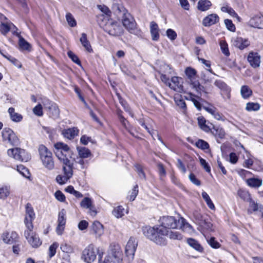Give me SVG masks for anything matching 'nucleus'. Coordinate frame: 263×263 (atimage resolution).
Here are the masks:
<instances>
[{
  "label": "nucleus",
  "instance_id": "1",
  "mask_svg": "<svg viewBox=\"0 0 263 263\" xmlns=\"http://www.w3.org/2000/svg\"><path fill=\"white\" fill-rule=\"evenodd\" d=\"M54 152L58 160L63 164L64 175H58L57 182L60 184L65 183L72 176V163L69 158H72V152L66 144L59 142L54 144Z\"/></svg>",
  "mask_w": 263,
  "mask_h": 263
},
{
  "label": "nucleus",
  "instance_id": "2",
  "mask_svg": "<svg viewBox=\"0 0 263 263\" xmlns=\"http://www.w3.org/2000/svg\"><path fill=\"white\" fill-rule=\"evenodd\" d=\"M142 232L146 238L157 245L162 246L167 243L168 230L160 225L145 226L142 228Z\"/></svg>",
  "mask_w": 263,
  "mask_h": 263
},
{
  "label": "nucleus",
  "instance_id": "3",
  "mask_svg": "<svg viewBox=\"0 0 263 263\" xmlns=\"http://www.w3.org/2000/svg\"><path fill=\"white\" fill-rule=\"evenodd\" d=\"M38 150L43 165L48 170H53L55 165L51 152L44 145H40Z\"/></svg>",
  "mask_w": 263,
  "mask_h": 263
},
{
  "label": "nucleus",
  "instance_id": "4",
  "mask_svg": "<svg viewBox=\"0 0 263 263\" xmlns=\"http://www.w3.org/2000/svg\"><path fill=\"white\" fill-rule=\"evenodd\" d=\"M185 74L187 77V82L195 90L201 94L202 92H206L204 87L200 85L197 79L196 70L190 67H187L185 70Z\"/></svg>",
  "mask_w": 263,
  "mask_h": 263
},
{
  "label": "nucleus",
  "instance_id": "5",
  "mask_svg": "<svg viewBox=\"0 0 263 263\" xmlns=\"http://www.w3.org/2000/svg\"><path fill=\"white\" fill-rule=\"evenodd\" d=\"M122 22L125 28L130 33L141 36L142 32L137 27V23L129 13H126L122 18Z\"/></svg>",
  "mask_w": 263,
  "mask_h": 263
},
{
  "label": "nucleus",
  "instance_id": "6",
  "mask_svg": "<svg viewBox=\"0 0 263 263\" xmlns=\"http://www.w3.org/2000/svg\"><path fill=\"white\" fill-rule=\"evenodd\" d=\"M104 30L112 36H120L124 33L122 27L117 22L112 20H108L104 25Z\"/></svg>",
  "mask_w": 263,
  "mask_h": 263
},
{
  "label": "nucleus",
  "instance_id": "7",
  "mask_svg": "<svg viewBox=\"0 0 263 263\" xmlns=\"http://www.w3.org/2000/svg\"><path fill=\"white\" fill-rule=\"evenodd\" d=\"M9 156L22 162H28L31 156L25 149L20 148H10L7 151Z\"/></svg>",
  "mask_w": 263,
  "mask_h": 263
},
{
  "label": "nucleus",
  "instance_id": "8",
  "mask_svg": "<svg viewBox=\"0 0 263 263\" xmlns=\"http://www.w3.org/2000/svg\"><path fill=\"white\" fill-rule=\"evenodd\" d=\"M98 253H100L99 249L96 248L93 245L90 244L83 250L82 258L87 263H91L96 260Z\"/></svg>",
  "mask_w": 263,
  "mask_h": 263
},
{
  "label": "nucleus",
  "instance_id": "9",
  "mask_svg": "<svg viewBox=\"0 0 263 263\" xmlns=\"http://www.w3.org/2000/svg\"><path fill=\"white\" fill-rule=\"evenodd\" d=\"M35 215L33 209L30 203L26 205L24 223L25 226V231H29L33 229V221L34 220Z\"/></svg>",
  "mask_w": 263,
  "mask_h": 263
},
{
  "label": "nucleus",
  "instance_id": "10",
  "mask_svg": "<svg viewBox=\"0 0 263 263\" xmlns=\"http://www.w3.org/2000/svg\"><path fill=\"white\" fill-rule=\"evenodd\" d=\"M44 109L47 110L49 116L54 119L59 118L60 115V110L57 104L48 99H45L43 100Z\"/></svg>",
  "mask_w": 263,
  "mask_h": 263
},
{
  "label": "nucleus",
  "instance_id": "11",
  "mask_svg": "<svg viewBox=\"0 0 263 263\" xmlns=\"http://www.w3.org/2000/svg\"><path fill=\"white\" fill-rule=\"evenodd\" d=\"M24 235L33 248H38L42 245V241L33 230L24 231Z\"/></svg>",
  "mask_w": 263,
  "mask_h": 263
},
{
  "label": "nucleus",
  "instance_id": "12",
  "mask_svg": "<svg viewBox=\"0 0 263 263\" xmlns=\"http://www.w3.org/2000/svg\"><path fill=\"white\" fill-rule=\"evenodd\" d=\"M160 224L162 227L168 229H177L178 228L179 219L177 220L173 216H164L160 218Z\"/></svg>",
  "mask_w": 263,
  "mask_h": 263
},
{
  "label": "nucleus",
  "instance_id": "13",
  "mask_svg": "<svg viewBox=\"0 0 263 263\" xmlns=\"http://www.w3.org/2000/svg\"><path fill=\"white\" fill-rule=\"evenodd\" d=\"M2 137L4 141H8L13 145H17L19 140L14 132L10 128H5L2 133Z\"/></svg>",
  "mask_w": 263,
  "mask_h": 263
},
{
  "label": "nucleus",
  "instance_id": "14",
  "mask_svg": "<svg viewBox=\"0 0 263 263\" xmlns=\"http://www.w3.org/2000/svg\"><path fill=\"white\" fill-rule=\"evenodd\" d=\"M111 262L113 263H121L122 261V252L119 246H115L107 255Z\"/></svg>",
  "mask_w": 263,
  "mask_h": 263
},
{
  "label": "nucleus",
  "instance_id": "15",
  "mask_svg": "<svg viewBox=\"0 0 263 263\" xmlns=\"http://www.w3.org/2000/svg\"><path fill=\"white\" fill-rule=\"evenodd\" d=\"M137 247L136 239L130 237L125 247V254L129 259H133Z\"/></svg>",
  "mask_w": 263,
  "mask_h": 263
},
{
  "label": "nucleus",
  "instance_id": "16",
  "mask_svg": "<svg viewBox=\"0 0 263 263\" xmlns=\"http://www.w3.org/2000/svg\"><path fill=\"white\" fill-rule=\"evenodd\" d=\"M168 86L174 91L182 92L183 91V80L181 77H173Z\"/></svg>",
  "mask_w": 263,
  "mask_h": 263
},
{
  "label": "nucleus",
  "instance_id": "17",
  "mask_svg": "<svg viewBox=\"0 0 263 263\" xmlns=\"http://www.w3.org/2000/svg\"><path fill=\"white\" fill-rule=\"evenodd\" d=\"M248 61L252 67H259L261 62L260 56L257 52H250L248 55Z\"/></svg>",
  "mask_w": 263,
  "mask_h": 263
},
{
  "label": "nucleus",
  "instance_id": "18",
  "mask_svg": "<svg viewBox=\"0 0 263 263\" xmlns=\"http://www.w3.org/2000/svg\"><path fill=\"white\" fill-rule=\"evenodd\" d=\"M90 233L97 238L101 237L104 233L103 225L98 221L93 222L90 227Z\"/></svg>",
  "mask_w": 263,
  "mask_h": 263
},
{
  "label": "nucleus",
  "instance_id": "19",
  "mask_svg": "<svg viewBox=\"0 0 263 263\" xmlns=\"http://www.w3.org/2000/svg\"><path fill=\"white\" fill-rule=\"evenodd\" d=\"M219 17L217 14L212 13L205 16L202 20V24L204 27H210L217 23Z\"/></svg>",
  "mask_w": 263,
  "mask_h": 263
},
{
  "label": "nucleus",
  "instance_id": "20",
  "mask_svg": "<svg viewBox=\"0 0 263 263\" xmlns=\"http://www.w3.org/2000/svg\"><path fill=\"white\" fill-rule=\"evenodd\" d=\"M18 238V235L16 232L12 231L8 232L7 231L4 232L2 235V238L4 242L8 244H12Z\"/></svg>",
  "mask_w": 263,
  "mask_h": 263
},
{
  "label": "nucleus",
  "instance_id": "21",
  "mask_svg": "<svg viewBox=\"0 0 263 263\" xmlns=\"http://www.w3.org/2000/svg\"><path fill=\"white\" fill-rule=\"evenodd\" d=\"M233 44L237 48L243 49L250 45V42L246 39L237 36L233 38Z\"/></svg>",
  "mask_w": 263,
  "mask_h": 263
},
{
  "label": "nucleus",
  "instance_id": "22",
  "mask_svg": "<svg viewBox=\"0 0 263 263\" xmlns=\"http://www.w3.org/2000/svg\"><path fill=\"white\" fill-rule=\"evenodd\" d=\"M82 208L89 210V213L91 215H95L96 211L95 210L94 206L92 204V200L88 197L84 198L80 203Z\"/></svg>",
  "mask_w": 263,
  "mask_h": 263
},
{
  "label": "nucleus",
  "instance_id": "23",
  "mask_svg": "<svg viewBox=\"0 0 263 263\" xmlns=\"http://www.w3.org/2000/svg\"><path fill=\"white\" fill-rule=\"evenodd\" d=\"M112 10L118 18H122L126 13H128L122 5L119 4H114Z\"/></svg>",
  "mask_w": 263,
  "mask_h": 263
},
{
  "label": "nucleus",
  "instance_id": "24",
  "mask_svg": "<svg viewBox=\"0 0 263 263\" xmlns=\"http://www.w3.org/2000/svg\"><path fill=\"white\" fill-rule=\"evenodd\" d=\"M150 32L152 36V39L153 41H157L160 37L159 29L158 24L153 21L150 23Z\"/></svg>",
  "mask_w": 263,
  "mask_h": 263
},
{
  "label": "nucleus",
  "instance_id": "25",
  "mask_svg": "<svg viewBox=\"0 0 263 263\" xmlns=\"http://www.w3.org/2000/svg\"><path fill=\"white\" fill-rule=\"evenodd\" d=\"M79 133V130L76 127L69 128L64 129L62 131V134L65 138L68 139H71L77 136Z\"/></svg>",
  "mask_w": 263,
  "mask_h": 263
},
{
  "label": "nucleus",
  "instance_id": "26",
  "mask_svg": "<svg viewBox=\"0 0 263 263\" xmlns=\"http://www.w3.org/2000/svg\"><path fill=\"white\" fill-rule=\"evenodd\" d=\"M178 224V228L181 229L183 231H185L188 233H191L194 231L193 227L187 222L183 218H180L179 219Z\"/></svg>",
  "mask_w": 263,
  "mask_h": 263
},
{
  "label": "nucleus",
  "instance_id": "27",
  "mask_svg": "<svg viewBox=\"0 0 263 263\" xmlns=\"http://www.w3.org/2000/svg\"><path fill=\"white\" fill-rule=\"evenodd\" d=\"M211 6L212 3L209 0H199L197 8L200 11H206L209 10Z\"/></svg>",
  "mask_w": 263,
  "mask_h": 263
},
{
  "label": "nucleus",
  "instance_id": "28",
  "mask_svg": "<svg viewBox=\"0 0 263 263\" xmlns=\"http://www.w3.org/2000/svg\"><path fill=\"white\" fill-rule=\"evenodd\" d=\"M262 18L259 16H254L250 18L248 23L249 26L252 27L260 28Z\"/></svg>",
  "mask_w": 263,
  "mask_h": 263
},
{
  "label": "nucleus",
  "instance_id": "29",
  "mask_svg": "<svg viewBox=\"0 0 263 263\" xmlns=\"http://www.w3.org/2000/svg\"><path fill=\"white\" fill-rule=\"evenodd\" d=\"M221 10L223 12L228 13L230 15L233 17L236 18L237 20L240 21V17L238 15V14L236 13L235 10L232 7L229 6L228 5H226L225 6H222L221 8Z\"/></svg>",
  "mask_w": 263,
  "mask_h": 263
},
{
  "label": "nucleus",
  "instance_id": "30",
  "mask_svg": "<svg viewBox=\"0 0 263 263\" xmlns=\"http://www.w3.org/2000/svg\"><path fill=\"white\" fill-rule=\"evenodd\" d=\"M80 40L83 46L88 52H91L92 51L90 43L87 39V35L86 33H83L82 34Z\"/></svg>",
  "mask_w": 263,
  "mask_h": 263
},
{
  "label": "nucleus",
  "instance_id": "31",
  "mask_svg": "<svg viewBox=\"0 0 263 263\" xmlns=\"http://www.w3.org/2000/svg\"><path fill=\"white\" fill-rule=\"evenodd\" d=\"M252 91L247 85H243L240 89L241 95L244 99L249 98L252 95Z\"/></svg>",
  "mask_w": 263,
  "mask_h": 263
},
{
  "label": "nucleus",
  "instance_id": "32",
  "mask_svg": "<svg viewBox=\"0 0 263 263\" xmlns=\"http://www.w3.org/2000/svg\"><path fill=\"white\" fill-rule=\"evenodd\" d=\"M60 249L63 252L67 254H71L74 252L73 246L66 242H63L61 244Z\"/></svg>",
  "mask_w": 263,
  "mask_h": 263
},
{
  "label": "nucleus",
  "instance_id": "33",
  "mask_svg": "<svg viewBox=\"0 0 263 263\" xmlns=\"http://www.w3.org/2000/svg\"><path fill=\"white\" fill-rule=\"evenodd\" d=\"M187 242L189 246L196 251L199 252H202L203 251V248L195 239L193 238H189L187 239Z\"/></svg>",
  "mask_w": 263,
  "mask_h": 263
},
{
  "label": "nucleus",
  "instance_id": "34",
  "mask_svg": "<svg viewBox=\"0 0 263 263\" xmlns=\"http://www.w3.org/2000/svg\"><path fill=\"white\" fill-rule=\"evenodd\" d=\"M247 184L252 187H258L262 185V180L257 178H250L247 180Z\"/></svg>",
  "mask_w": 263,
  "mask_h": 263
},
{
  "label": "nucleus",
  "instance_id": "35",
  "mask_svg": "<svg viewBox=\"0 0 263 263\" xmlns=\"http://www.w3.org/2000/svg\"><path fill=\"white\" fill-rule=\"evenodd\" d=\"M214 85L219 88L221 90L225 91L227 93L229 94L230 89L223 81L220 80H216Z\"/></svg>",
  "mask_w": 263,
  "mask_h": 263
},
{
  "label": "nucleus",
  "instance_id": "36",
  "mask_svg": "<svg viewBox=\"0 0 263 263\" xmlns=\"http://www.w3.org/2000/svg\"><path fill=\"white\" fill-rule=\"evenodd\" d=\"M124 208L121 205H119L114 208L112 214L117 218H120L124 215Z\"/></svg>",
  "mask_w": 263,
  "mask_h": 263
},
{
  "label": "nucleus",
  "instance_id": "37",
  "mask_svg": "<svg viewBox=\"0 0 263 263\" xmlns=\"http://www.w3.org/2000/svg\"><path fill=\"white\" fill-rule=\"evenodd\" d=\"M200 229L199 230L201 231L202 233H203L204 231H213V224L208 220L204 219L202 223L200 224L199 226Z\"/></svg>",
  "mask_w": 263,
  "mask_h": 263
},
{
  "label": "nucleus",
  "instance_id": "38",
  "mask_svg": "<svg viewBox=\"0 0 263 263\" xmlns=\"http://www.w3.org/2000/svg\"><path fill=\"white\" fill-rule=\"evenodd\" d=\"M260 105L258 103L248 102L246 104V110L248 111H256L260 109Z\"/></svg>",
  "mask_w": 263,
  "mask_h": 263
},
{
  "label": "nucleus",
  "instance_id": "39",
  "mask_svg": "<svg viewBox=\"0 0 263 263\" xmlns=\"http://www.w3.org/2000/svg\"><path fill=\"white\" fill-rule=\"evenodd\" d=\"M77 149L81 158H87L91 155L90 151L86 147H78Z\"/></svg>",
  "mask_w": 263,
  "mask_h": 263
},
{
  "label": "nucleus",
  "instance_id": "40",
  "mask_svg": "<svg viewBox=\"0 0 263 263\" xmlns=\"http://www.w3.org/2000/svg\"><path fill=\"white\" fill-rule=\"evenodd\" d=\"M198 122L200 127L204 131L208 132L210 130L211 128L206 124V121L203 117L198 118Z\"/></svg>",
  "mask_w": 263,
  "mask_h": 263
},
{
  "label": "nucleus",
  "instance_id": "41",
  "mask_svg": "<svg viewBox=\"0 0 263 263\" xmlns=\"http://www.w3.org/2000/svg\"><path fill=\"white\" fill-rule=\"evenodd\" d=\"M219 45L220 47V49L223 54H224L226 56L230 55V52L228 48V45L224 40H221L220 41Z\"/></svg>",
  "mask_w": 263,
  "mask_h": 263
},
{
  "label": "nucleus",
  "instance_id": "42",
  "mask_svg": "<svg viewBox=\"0 0 263 263\" xmlns=\"http://www.w3.org/2000/svg\"><path fill=\"white\" fill-rule=\"evenodd\" d=\"M10 194V187L7 186L0 187V199H5Z\"/></svg>",
  "mask_w": 263,
  "mask_h": 263
},
{
  "label": "nucleus",
  "instance_id": "43",
  "mask_svg": "<svg viewBox=\"0 0 263 263\" xmlns=\"http://www.w3.org/2000/svg\"><path fill=\"white\" fill-rule=\"evenodd\" d=\"M202 197L204 200V201L206 202L208 207L211 210H214L215 206L213 202L212 201L210 197H209V195L205 192H203L202 193Z\"/></svg>",
  "mask_w": 263,
  "mask_h": 263
},
{
  "label": "nucleus",
  "instance_id": "44",
  "mask_svg": "<svg viewBox=\"0 0 263 263\" xmlns=\"http://www.w3.org/2000/svg\"><path fill=\"white\" fill-rule=\"evenodd\" d=\"M58 247L59 243L57 242H54L51 245L49 246L48 255L50 258L54 256Z\"/></svg>",
  "mask_w": 263,
  "mask_h": 263
},
{
  "label": "nucleus",
  "instance_id": "45",
  "mask_svg": "<svg viewBox=\"0 0 263 263\" xmlns=\"http://www.w3.org/2000/svg\"><path fill=\"white\" fill-rule=\"evenodd\" d=\"M66 211L64 209H62L59 213L58 223V224L65 225L66 223Z\"/></svg>",
  "mask_w": 263,
  "mask_h": 263
},
{
  "label": "nucleus",
  "instance_id": "46",
  "mask_svg": "<svg viewBox=\"0 0 263 263\" xmlns=\"http://www.w3.org/2000/svg\"><path fill=\"white\" fill-rule=\"evenodd\" d=\"M11 26H14L12 24H8L5 22H2L0 27V30L4 34L7 33L11 28Z\"/></svg>",
  "mask_w": 263,
  "mask_h": 263
},
{
  "label": "nucleus",
  "instance_id": "47",
  "mask_svg": "<svg viewBox=\"0 0 263 263\" xmlns=\"http://www.w3.org/2000/svg\"><path fill=\"white\" fill-rule=\"evenodd\" d=\"M19 46L22 50H30L31 45L23 37L19 39Z\"/></svg>",
  "mask_w": 263,
  "mask_h": 263
},
{
  "label": "nucleus",
  "instance_id": "48",
  "mask_svg": "<svg viewBox=\"0 0 263 263\" xmlns=\"http://www.w3.org/2000/svg\"><path fill=\"white\" fill-rule=\"evenodd\" d=\"M213 134L216 137L219 138L220 139H222L224 138L225 136V132L223 128L219 127L215 128L213 127Z\"/></svg>",
  "mask_w": 263,
  "mask_h": 263
},
{
  "label": "nucleus",
  "instance_id": "49",
  "mask_svg": "<svg viewBox=\"0 0 263 263\" xmlns=\"http://www.w3.org/2000/svg\"><path fill=\"white\" fill-rule=\"evenodd\" d=\"M17 171L22 174L24 177L28 178L30 173L28 169L22 165L17 166Z\"/></svg>",
  "mask_w": 263,
  "mask_h": 263
},
{
  "label": "nucleus",
  "instance_id": "50",
  "mask_svg": "<svg viewBox=\"0 0 263 263\" xmlns=\"http://www.w3.org/2000/svg\"><path fill=\"white\" fill-rule=\"evenodd\" d=\"M66 19L68 25L72 27H75L77 25V22L72 14L70 13H67L66 15Z\"/></svg>",
  "mask_w": 263,
  "mask_h": 263
},
{
  "label": "nucleus",
  "instance_id": "51",
  "mask_svg": "<svg viewBox=\"0 0 263 263\" xmlns=\"http://www.w3.org/2000/svg\"><path fill=\"white\" fill-rule=\"evenodd\" d=\"M167 237H168L171 239L174 240H181L182 236L181 234L178 232H173L168 230V234Z\"/></svg>",
  "mask_w": 263,
  "mask_h": 263
},
{
  "label": "nucleus",
  "instance_id": "52",
  "mask_svg": "<svg viewBox=\"0 0 263 263\" xmlns=\"http://www.w3.org/2000/svg\"><path fill=\"white\" fill-rule=\"evenodd\" d=\"M174 100L176 103V104L180 108L182 109L186 108V104L184 101L180 98V96L175 97L174 98Z\"/></svg>",
  "mask_w": 263,
  "mask_h": 263
},
{
  "label": "nucleus",
  "instance_id": "53",
  "mask_svg": "<svg viewBox=\"0 0 263 263\" xmlns=\"http://www.w3.org/2000/svg\"><path fill=\"white\" fill-rule=\"evenodd\" d=\"M196 145L198 148L204 150L209 148V144L203 140H198L196 143Z\"/></svg>",
  "mask_w": 263,
  "mask_h": 263
},
{
  "label": "nucleus",
  "instance_id": "54",
  "mask_svg": "<svg viewBox=\"0 0 263 263\" xmlns=\"http://www.w3.org/2000/svg\"><path fill=\"white\" fill-rule=\"evenodd\" d=\"M224 22L227 28L229 30L232 32H234L235 31V26L231 20L226 19Z\"/></svg>",
  "mask_w": 263,
  "mask_h": 263
},
{
  "label": "nucleus",
  "instance_id": "55",
  "mask_svg": "<svg viewBox=\"0 0 263 263\" xmlns=\"http://www.w3.org/2000/svg\"><path fill=\"white\" fill-rule=\"evenodd\" d=\"M138 185L134 186L132 191L129 192V198L130 201H134L138 194Z\"/></svg>",
  "mask_w": 263,
  "mask_h": 263
},
{
  "label": "nucleus",
  "instance_id": "56",
  "mask_svg": "<svg viewBox=\"0 0 263 263\" xmlns=\"http://www.w3.org/2000/svg\"><path fill=\"white\" fill-rule=\"evenodd\" d=\"M135 171L138 173L140 178L145 179V173L143 171L142 167L141 165L137 164L135 165Z\"/></svg>",
  "mask_w": 263,
  "mask_h": 263
},
{
  "label": "nucleus",
  "instance_id": "57",
  "mask_svg": "<svg viewBox=\"0 0 263 263\" xmlns=\"http://www.w3.org/2000/svg\"><path fill=\"white\" fill-rule=\"evenodd\" d=\"M33 113L39 117L43 116V107L41 104H39L35 106L33 109Z\"/></svg>",
  "mask_w": 263,
  "mask_h": 263
},
{
  "label": "nucleus",
  "instance_id": "58",
  "mask_svg": "<svg viewBox=\"0 0 263 263\" xmlns=\"http://www.w3.org/2000/svg\"><path fill=\"white\" fill-rule=\"evenodd\" d=\"M199 61H201L202 64H203L206 67L208 68L207 70L209 71L211 73L216 75V74L213 71L212 69L211 68V63L209 61H207L204 59L198 58Z\"/></svg>",
  "mask_w": 263,
  "mask_h": 263
},
{
  "label": "nucleus",
  "instance_id": "59",
  "mask_svg": "<svg viewBox=\"0 0 263 263\" xmlns=\"http://www.w3.org/2000/svg\"><path fill=\"white\" fill-rule=\"evenodd\" d=\"M67 54H68V56L69 57V58L70 59H71V60L74 62L75 63L78 64V65H80L81 64V62L79 60L78 57L74 53H73L72 51H69L67 52Z\"/></svg>",
  "mask_w": 263,
  "mask_h": 263
},
{
  "label": "nucleus",
  "instance_id": "60",
  "mask_svg": "<svg viewBox=\"0 0 263 263\" xmlns=\"http://www.w3.org/2000/svg\"><path fill=\"white\" fill-rule=\"evenodd\" d=\"M166 35L171 40H175L177 37V33L172 29H168L166 30Z\"/></svg>",
  "mask_w": 263,
  "mask_h": 263
},
{
  "label": "nucleus",
  "instance_id": "61",
  "mask_svg": "<svg viewBox=\"0 0 263 263\" xmlns=\"http://www.w3.org/2000/svg\"><path fill=\"white\" fill-rule=\"evenodd\" d=\"M194 217L195 222L199 226L202 223L204 219H203L202 216L199 213L196 212L194 213Z\"/></svg>",
  "mask_w": 263,
  "mask_h": 263
},
{
  "label": "nucleus",
  "instance_id": "62",
  "mask_svg": "<svg viewBox=\"0 0 263 263\" xmlns=\"http://www.w3.org/2000/svg\"><path fill=\"white\" fill-rule=\"evenodd\" d=\"M55 198L60 202H64L65 200V197L60 191H57L54 194Z\"/></svg>",
  "mask_w": 263,
  "mask_h": 263
},
{
  "label": "nucleus",
  "instance_id": "63",
  "mask_svg": "<svg viewBox=\"0 0 263 263\" xmlns=\"http://www.w3.org/2000/svg\"><path fill=\"white\" fill-rule=\"evenodd\" d=\"M208 241L209 244L213 248L217 249L220 247V244L215 240L214 237H211Z\"/></svg>",
  "mask_w": 263,
  "mask_h": 263
},
{
  "label": "nucleus",
  "instance_id": "64",
  "mask_svg": "<svg viewBox=\"0 0 263 263\" xmlns=\"http://www.w3.org/2000/svg\"><path fill=\"white\" fill-rule=\"evenodd\" d=\"M158 170V173L160 175V176L162 178L163 177H165L166 175V171L165 170L161 163H158L157 164Z\"/></svg>",
  "mask_w": 263,
  "mask_h": 263
}]
</instances>
